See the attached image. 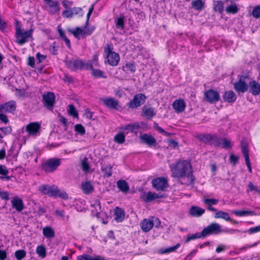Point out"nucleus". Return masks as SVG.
<instances>
[{
	"label": "nucleus",
	"instance_id": "nucleus-1",
	"mask_svg": "<svg viewBox=\"0 0 260 260\" xmlns=\"http://www.w3.org/2000/svg\"><path fill=\"white\" fill-rule=\"evenodd\" d=\"M171 176L178 180L181 185H193L196 177L193 173L192 166L189 160L178 159L170 166Z\"/></svg>",
	"mask_w": 260,
	"mask_h": 260
},
{
	"label": "nucleus",
	"instance_id": "nucleus-2",
	"mask_svg": "<svg viewBox=\"0 0 260 260\" xmlns=\"http://www.w3.org/2000/svg\"><path fill=\"white\" fill-rule=\"evenodd\" d=\"M39 190L43 194L54 198H60L65 200L69 198V196L66 191H61L55 185L51 186L48 184L41 185L39 187Z\"/></svg>",
	"mask_w": 260,
	"mask_h": 260
},
{
	"label": "nucleus",
	"instance_id": "nucleus-3",
	"mask_svg": "<svg viewBox=\"0 0 260 260\" xmlns=\"http://www.w3.org/2000/svg\"><path fill=\"white\" fill-rule=\"evenodd\" d=\"M15 29V37L16 38V42L19 45L22 46L24 45L25 43L28 41L29 38H32L33 30L32 29H30L27 31H22L18 21L16 22Z\"/></svg>",
	"mask_w": 260,
	"mask_h": 260
},
{
	"label": "nucleus",
	"instance_id": "nucleus-4",
	"mask_svg": "<svg viewBox=\"0 0 260 260\" xmlns=\"http://www.w3.org/2000/svg\"><path fill=\"white\" fill-rule=\"evenodd\" d=\"M60 164V159L51 158L44 161L41 164V168L46 173H50L55 171Z\"/></svg>",
	"mask_w": 260,
	"mask_h": 260
},
{
	"label": "nucleus",
	"instance_id": "nucleus-5",
	"mask_svg": "<svg viewBox=\"0 0 260 260\" xmlns=\"http://www.w3.org/2000/svg\"><path fill=\"white\" fill-rule=\"evenodd\" d=\"M113 47L110 44H106L104 47V52L106 54L107 62L111 66H116L120 60L119 54L113 51Z\"/></svg>",
	"mask_w": 260,
	"mask_h": 260
},
{
	"label": "nucleus",
	"instance_id": "nucleus-6",
	"mask_svg": "<svg viewBox=\"0 0 260 260\" xmlns=\"http://www.w3.org/2000/svg\"><path fill=\"white\" fill-rule=\"evenodd\" d=\"M94 29L95 27L94 26H90L88 27H85L84 28L76 27L73 29L70 30V32L74 36L75 38L80 40L91 35L94 31Z\"/></svg>",
	"mask_w": 260,
	"mask_h": 260
},
{
	"label": "nucleus",
	"instance_id": "nucleus-7",
	"mask_svg": "<svg viewBox=\"0 0 260 260\" xmlns=\"http://www.w3.org/2000/svg\"><path fill=\"white\" fill-rule=\"evenodd\" d=\"M42 103L45 108L52 111L55 104V95L53 92H45L42 95Z\"/></svg>",
	"mask_w": 260,
	"mask_h": 260
},
{
	"label": "nucleus",
	"instance_id": "nucleus-8",
	"mask_svg": "<svg viewBox=\"0 0 260 260\" xmlns=\"http://www.w3.org/2000/svg\"><path fill=\"white\" fill-rule=\"evenodd\" d=\"M152 187L157 191H164L169 187L168 180L164 177L153 179L151 181Z\"/></svg>",
	"mask_w": 260,
	"mask_h": 260
},
{
	"label": "nucleus",
	"instance_id": "nucleus-9",
	"mask_svg": "<svg viewBox=\"0 0 260 260\" xmlns=\"http://www.w3.org/2000/svg\"><path fill=\"white\" fill-rule=\"evenodd\" d=\"M146 95L142 93L136 94L133 99L127 104L128 108L132 109H137L142 106L146 100Z\"/></svg>",
	"mask_w": 260,
	"mask_h": 260
},
{
	"label": "nucleus",
	"instance_id": "nucleus-10",
	"mask_svg": "<svg viewBox=\"0 0 260 260\" xmlns=\"http://www.w3.org/2000/svg\"><path fill=\"white\" fill-rule=\"evenodd\" d=\"M247 76L243 75L238 76V80L233 83L234 88L238 93H245L248 89V85L245 81Z\"/></svg>",
	"mask_w": 260,
	"mask_h": 260
},
{
	"label": "nucleus",
	"instance_id": "nucleus-11",
	"mask_svg": "<svg viewBox=\"0 0 260 260\" xmlns=\"http://www.w3.org/2000/svg\"><path fill=\"white\" fill-rule=\"evenodd\" d=\"M222 232V230L218 223L212 222L205 228L202 233V236L205 238L211 235H218Z\"/></svg>",
	"mask_w": 260,
	"mask_h": 260
},
{
	"label": "nucleus",
	"instance_id": "nucleus-12",
	"mask_svg": "<svg viewBox=\"0 0 260 260\" xmlns=\"http://www.w3.org/2000/svg\"><path fill=\"white\" fill-rule=\"evenodd\" d=\"M166 197L165 193H157L155 192H143L140 196V198L145 202H151L157 199H164Z\"/></svg>",
	"mask_w": 260,
	"mask_h": 260
},
{
	"label": "nucleus",
	"instance_id": "nucleus-13",
	"mask_svg": "<svg viewBox=\"0 0 260 260\" xmlns=\"http://www.w3.org/2000/svg\"><path fill=\"white\" fill-rule=\"evenodd\" d=\"M205 100L210 104H215L220 100L219 92L212 89L207 90L204 92Z\"/></svg>",
	"mask_w": 260,
	"mask_h": 260
},
{
	"label": "nucleus",
	"instance_id": "nucleus-14",
	"mask_svg": "<svg viewBox=\"0 0 260 260\" xmlns=\"http://www.w3.org/2000/svg\"><path fill=\"white\" fill-rule=\"evenodd\" d=\"M241 151L244 155L246 165L249 173H252V168L249 156L248 145L246 141L243 139L241 142Z\"/></svg>",
	"mask_w": 260,
	"mask_h": 260
},
{
	"label": "nucleus",
	"instance_id": "nucleus-15",
	"mask_svg": "<svg viewBox=\"0 0 260 260\" xmlns=\"http://www.w3.org/2000/svg\"><path fill=\"white\" fill-rule=\"evenodd\" d=\"M41 125L39 122H31L26 126V132L29 136H37L39 134Z\"/></svg>",
	"mask_w": 260,
	"mask_h": 260
},
{
	"label": "nucleus",
	"instance_id": "nucleus-16",
	"mask_svg": "<svg viewBox=\"0 0 260 260\" xmlns=\"http://www.w3.org/2000/svg\"><path fill=\"white\" fill-rule=\"evenodd\" d=\"M67 67L72 71L82 70L83 66L82 60L79 59H71L65 61Z\"/></svg>",
	"mask_w": 260,
	"mask_h": 260
},
{
	"label": "nucleus",
	"instance_id": "nucleus-17",
	"mask_svg": "<svg viewBox=\"0 0 260 260\" xmlns=\"http://www.w3.org/2000/svg\"><path fill=\"white\" fill-rule=\"evenodd\" d=\"M100 100L103 104L108 108L111 109L118 110L119 107V102L114 98H102Z\"/></svg>",
	"mask_w": 260,
	"mask_h": 260
},
{
	"label": "nucleus",
	"instance_id": "nucleus-18",
	"mask_svg": "<svg viewBox=\"0 0 260 260\" xmlns=\"http://www.w3.org/2000/svg\"><path fill=\"white\" fill-rule=\"evenodd\" d=\"M16 109V103L11 100L3 104H0V112L13 113Z\"/></svg>",
	"mask_w": 260,
	"mask_h": 260
},
{
	"label": "nucleus",
	"instance_id": "nucleus-19",
	"mask_svg": "<svg viewBox=\"0 0 260 260\" xmlns=\"http://www.w3.org/2000/svg\"><path fill=\"white\" fill-rule=\"evenodd\" d=\"M140 139L149 147H156L157 145L156 139L151 135L144 134L140 136Z\"/></svg>",
	"mask_w": 260,
	"mask_h": 260
},
{
	"label": "nucleus",
	"instance_id": "nucleus-20",
	"mask_svg": "<svg viewBox=\"0 0 260 260\" xmlns=\"http://www.w3.org/2000/svg\"><path fill=\"white\" fill-rule=\"evenodd\" d=\"M203 203L207 209L210 211L216 212L217 209L212 206L216 205L218 203V200L215 198H204Z\"/></svg>",
	"mask_w": 260,
	"mask_h": 260
},
{
	"label": "nucleus",
	"instance_id": "nucleus-21",
	"mask_svg": "<svg viewBox=\"0 0 260 260\" xmlns=\"http://www.w3.org/2000/svg\"><path fill=\"white\" fill-rule=\"evenodd\" d=\"M12 206L18 212H21L24 208V203L22 199L15 197L11 200Z\"/></svg>",
	"mask_w": 260,
	"mask_h": 260
},
{
	"label": "nucleus",
	"instance_id": "nucleus-22",
	"mask_svg": "<svg viewBox=\"0 0 260 260\" xmlns=\"http://www.w3.org/2000/svg\"><path fill=\"white\" fill-rule=\"evenodd\" d=\"M172 107L178 113L182 112L186 108V104L183 99H178L174 101Z\"/></svg>",
	"mask_w": 260,
	"mask_h": 260
},
{
	"label": "nucleus",
	"instance_id": "nucleus-23",
	"mask_svg": "<svg viewBox=\"0 0 260 260\" xmlns=\"http://www.w3.org/2000/svg\"><path fill=\"white\" fill-rule=\"evenodd\" d=\"M222 98L225 102L233 103L236 101L237 97L233 91L228 90L224 92Z\"/></svg>",
	"mask_w": 260,
	"mask_h": 260
},
{
	"label": "nucleus",
	"instance_id": "nucleus-24",
	"mask_svg": "<svg viewBox=\"0 0 260 260\" xmlns=\"http://www.w3.org/2000/svg\"><path fill=\"white\" fill-rule=\"evenodd\" d=\"M47 4L48 12L52 14L58 13L60 10L59 4L57 1H51Z\"/></svg>",
	"mask_w": 260,
	"mask_h": 260
},
{
	"label": "nucleus",
	"instance_id": "nucleus-25",
	"mask_svg": "<svg viewBox=\"0 0 260 260\" xmlns=\"http://www.w3.org/2000/svg\"><path fill=\"white\" fill-rule=\"evenodd\" d=\"M250 91L253 95L256 96L260 93V84L255 80L249 82Z\"/></svg>",
	"mask_w": 260,
	"mask_h": 260
},
{
	"label": "nucleus",
	"instance_id": "nucleus-26",
	"mask_svg": "<svg viewBox=\"0 0 260 260\" xmlns=\"http://www.w3.org/2000/svg\"><path fill=\"white\" fill-rule=\"evenodd\" d=\"M142 115L147 119H151L156 115V112L153 108L144 106L142 108Z\"/></svg>",
	"mask_w": 260,
	"mask_h": 260
},
{
	"label": "nucleus",
	"instance_id": "nucleus-27",
	"mask_svg": "<svg viewBox=\"0 0 260 260\" xmlns=\"http://www.w3.org/2000/svg\"><path fill=\"white\" fill-rule=\"evenodd\" d=\"M153 225V221L147 218L144 219L140 223L141 228L144 232H148L150 231Z\"/></svg>",
	"mask_w": 260,
	"mask_h": 260
},
{
	"label": "nucleus",
	"instance_id": "nucleus-28",
	"mask_svg": "<svg viewBox=\"0 0 260 260\" xmlns=\"http://www.w3.org/2000/svg\"><path fill=\"white\" fill-rule=\"evenodd\" d=\"M205 212L204 209L196 206H191L189 210V214L193 217H200Z\"/></svg>",
	"mask_w": 260,
	"mask_h": 260
},
{
	"label": "nucleus",
	"instance_id": "nucleus-29",
	"mask_svg": "<svg viewBox=\"0 0 260 260\" xmlns=\"http://www.w3.org/2000/svg\"><path fill=\"white\" fill-rule=\"evenodd\" d=\"M125 216V212L123 209L116 207L114 209V219L118 222H122Z\"/></svg>",
	"mask_w": 260,
	"mask_h": 260
},
{
	"label": "nucleus",
	"instance_id": "nucleus-30",
	"mask_svg": "<svg viewBox=\"0 0 260 260\" xmlns=\"http://www.w3.org/2000/svg\"><path fill=\"white\" fill-rule=\"evenodd\" d=\"M81 188L84 193L88 194L94 190V187L90 181L83 182L81 184Z\"/></svg>",
	"mask_w": 260,
	"mask_h": 260
},
{
	"label": "nucleus",
	"instance_id": "nucleus-31",
	"mask_svg": "<svg viewBox=\"0 0 260 260\" xmlns=\"http://www.w3.org/2000/svg\"><path fill=\"white\" fill-rule=\"evenodd\" d=\"M113 167L111 165H103L101 166V171L103 173L104 177L109 178L112 175Z\"/></svg>",
	"mask_w": 260,
	"mask_h": 260
},
{
	"label": "nucleus",
	"instance_id": "nucleus-32",
	"mask_svg": "<svg viewBox=\"0 0 260 260\" xmlns=\"http://www.w3.org/2000/svg\"><path fill=\"white\" fill-rule=\"evenodd\" d=\"M122 69L125 72L134 73L136 70L135 62L134 61L126 62L122 66Z\"/></svg>",
	"mask_w": 260,
	"mask_h": 260
},
{
	"label": "nucleus",
	"instance_id": "nucleus-33",
	"mask_svg": "<svg viewBox=\"0 0 260 260\" xmlns=\"http://www.w3.org/2000/svg\"><path fill=\"white\" fill-rule=\"evenodd\" d=\"M117 185L119 190L124 193H127L129 189L127 182L124 180L117 181Z\"/></svg>",
	"mask_w": 260,
	"mask_h": 260
},
{
	"label": "nucleus",
	"instance_id": "nucleus-34",
	"mask_svg": "<svg viewBox=\"0 0 260 260\" xmlns=\"http://www.w3.org/2000/svg\"><path fill=\"white\" fill-rule=\"evenodd\" d=\"M211 134H199L196 137L200 142L209 145Z\"/></svg>",
	"mask_w": 260,
	"mask_h": 260
},
{
	"label": "nucleus",
	"instance_id": "nucleus-35",
	"mask_svg": "<svg viewBox=\"0 0 260 260\" xmlns=\"http://www.w3.org/2000/svg\"><path fill=\"white\" fill-rule=\"evenodd\" d=\"M43 234L46 238H52L55 236V232L52 227L45 226L43 229Z\"/></svg>",
	"mask_w": 260,
	"mask_h": 260
},
{
	"label": "nucleus",
	"instance_id": "nucleus-36",
	"mask_svg": "<svg viewBox=\"0 0 260 260\" xmlns=\"http://www.w3.org/2000/svg\"><path fill=\"white\" fill-rule=\"evenodd\" d=\"M140 128V125L138 123H134L132 124H129L125 125L122 128L125 131H127L126 134H127L129 132L137 133V131Z\"/></svg>",
	"mask_w": 260,
	"mask_h": 260
},
{
	"label": "nucleus",
	"instance_id": "nucleus-37",
	"mask_svg": "<svg viewBox=\"0 0 260 260\" xmlns=\"http://www.w3.org/2000/svg\"><path fill=\"white\" fill-rule=\"evenodd\" d=\"M221 142V138L218 137L216 135L211 134L210 139V145H213L215 147H219L220 146Z\"/></svg>",
	"mask_w": 260,
	"mask_h": 260
},
{
	"label": "nucleus",
	"instance_id": "nucleus-38",
	"mask_svg": "<svg viewBox=\"0 0 260 260\" xmlns=\"http://www.w3.org/2000/svg\"><path fill=\"white\" fill-rule=\"evenodd\" d=\"M92 76L95 78H104L106 79L107 78V75L106 73L100 69H95L93 70V71L91 72Z\"/></svg>",
	"mask_w": 260,
	"mask_h": 260
},
{
	"label": "nucleus",
	"instance_id": "nucleus-39",
	"mask_svg": "<svg viewBox=\"0 0 260 260\" xmlns=\"http://www.w3.org/2000/svg\"><path fill=\"white\" fill-rule=\"evenodd\" d=\"M214 217L215 218H221L227 221H230L231 220L229 213L222 211L217 212L215 214Z\"/></svg>",
	"mask_w": 260,
	"mask_h": 260
},
{
	"label": "nucleus",
	"instance_id": "nucleus-40",
	"mask_svg": "<svg viewBox=\"0 0 260 260\" xmlns=\"http://www.w3.org/2000/svg\"><path fill=\"white\" fill-rule=\"evenodd\" d=\"M214 10L219 13H222L224 10V3L221 1H215L214 3Z\"/></svg>",
	"mask_w": 260,
	"mask_h": 260
},
{
	"label": "nucleus",
	"instance_id": "nucleus-41",
	"mask_svg": "<svg viewBox=\"0 0 260 260\" xmlns=\"http://www.w3.org/2000/svg\"><path fill=\"white\" fill-rule=\"evenodd\" d=\"M114 140L119 144H123L125 141V136L123 133L119 132L114 136Z\"/></svg>",
	"mask_w": 260,
	"mask_h": 260
},
{
	"label": "nucleus",
	"instance_id": "nucleus-42",
	"mask_svg": "<svg viewBox=\"0 0 260 260\" xmlns=\"http://www.w3.org/2000/svg\"><path fill=\"white\" fill-rule=\"evenodd\" d=\"M36 253L41 258H45L46 256V250L44 245H39L36 248Z\"/></svg>",
	"mask_w": 260,
	"mask_h": 260
},
{
	"label": "nucleus",
	"instance_id": "nucleus-43",
	"mask_svg": "<svg viewBox=\"0 0 260 260\" xmlns=\"http://www.w3.org/2000/svg\"><path fill=\"white\" fill-rule=\"evenodd\" d=\"M204 238L202 236V233L197 232L192 235H188L185 241V243L189 242L191 240H194L197 239Z\"/></svg>",
	"mask_w": 260,
	"mask_h": 260
},
{
	"label": "nucleus",
	"instance_id": "nucleus-44",
	"mask_svg": "<svg viewBox=\"0 0 260 260\" xmlns=\"http://www.w3.org/2000/svg\"><path fill=\"white\" fill-rule=\"evenodd\" d=\"M115 25L117 28L123 29L124 27V16L121 15L119 17L115 19Z\"/></svg>",
	"mask_w": 260,
	"mask_h": 260
},
{
	"label": "nucleus",
	"instance_id": "nucleus-45",
	"mask_svg": "<svg viewBox=\"0 0 260 260\" xmlns=\"http://www.w3.org/2000/svg\"><path fill=\"white\" fill-rule=\"evenodd\" d=\"M239 8L236 4L230 5L225 8V12L227 14H235L238 13Z\"/></svg>",
	"mask_w": 260,
	"mask_h": 260
},
{
	"label": "nucleus",
	"instance_id": "nucleus-46",
	"mask_svg": "<svg viewBox=\"0 0 260 260\" xmlns=\"http://www.w3.org/2000/svg\"><path fill=\"white\" fill-rule=\"evenodd\" d=\"M192 7L197 10H201L204 6L202 0H195L191 3Z\"/></svg>",
	"mask_w": 260,
	"mask_h": 260
},
{
	"label": "nucleus",
	"instance_id": "nucleus-47",
	"mask_svg": "<svg viewBox=\"0 0 260 260\" xmlns=\"http://www.w3.org/2000/svg\"><path fill=\"white\" fill-rule=\"evenodd\" d=\"M232 213L235 215L240 217L253 215V212L250 211L235 210L233 211Z\"/></svg>",
	"mask_w": 260,
	"mask_h": 260
},
{
	"label": "nucleus",
	"instance_id": "nucleus-48",
	"mask_svg": "<svg viewBox=\"0 0 260 260\" xmlns=\"http://www.w3.org/2000/svg\"><path fill=\"white\" fill-rule=\"evenodd\" d=\"M26 252L24 250H18L15 252V256L17 260H22L26 256Z\"/></svg>",
	"mask_w": 260,
	"mask_h": 260
},
{
	"label": "nucleus",
	"instance_id": "nucleus-49",
	"mask_svg": "<svg viewBox=\"0 0 260 260\" xmlns=\"http://www.w3.org/2000/svg\"><path fill=\"white\" fill-rule=\"evenodd\" d=\"M72 12L73 13V17L74 15H78L80 17H82L84 14L83 11L80 7H74L71 8Z\"/></svg>",
	"mask_w": 260,
	"mask_h": 260
},
{
	"label": "nucleus",
	"instance_id": "nucleus-50",
	"mask_svg": "<svg viewBox=\"0 0 260 260\" xmlns=\"http://www.w3.org/2000/svg\"><path fill=\"white\" fill-rule=\"evenodd\" d=\"M75 131L80 135H83L85 134L84 127L81 124H77L75 126Z\"/></svg>",
	"mask_w": 260,
	"mask_h": 260
},
{
	"label": "nucleus",
	"instance_id": "nucleus-51",
	"mask_svg": "<svg viewBox=\"0 0 260 260\" xmlns=\"http://www.w3.org/2000/svg\"><path fill=\"white\" fill-rule=\"evenodd\" d=\"M69 113L70 115L73 116L74 117H77L78 116V112L73 105H69Z\"/></svg>",
	"mask_w": 260,
	"mask_h": 260
},
{
	"label": "nucleus",
	"instance_id": "nucleus-52",
	"mask_svg": "<svg viewBox=\"0 0 260 260\" xmlns=\"http://www.w3.org/2000/svg\"><path fill=\"white\" fill-rule=\"evenodd\" d=\"M222 147L223 148L228 149L232 147L233 145L232 144L230 141L227 140L226 138H221V144Z\"/></svg>",
	"mask_w": 260,
	"mask_h": 260
},
{
	"label": "nucleus",
	"instance_id": "nucleus-53",
	"mask_svg": "<svg viewBox=\"0 0 260 260\" xmlns=\"http://www.w3.org/2000/svg\"><path fill=\"white\" fill-rule=\"evenodd\" d=\"M252 16L256 19L260 18V6L258 5L254 7L251 13Z\"/></svg>",
	"mask_w": 260,
	"mask_h": 260
},
{
	"label": "nucleus",
	"instance_id": "nucleus-54",
	"mask_svg": "<svg viewBox=\"0 0 260 260\" xmlns=\"http://www.w3.org/2000/svg\"><path fill=\"white\" fill-rule=\"evenodd\" d=\"M254 191L260 194V189L256 186L254 185L252 182H249L248 185L247 192Z\"/></svg>",
	"mask_w": 260,
	"mask_h": 260
},
{
	"label": "nucleus",
	"instance_id": "nucleus-55",
	"mask_svg": "<svg viewBox=\"0 0 260 260\" xmlns=\"http://www.w3.org/2000/svg\"><path fill=\"white\" fill-rule=\"evenodd\" d=\"M15 95L18 98H24L26 95V92L24 89H18L16 88L15 90Z\"/></svg>",
	"mask_w": 260,
	"mask_h": 260
},
{
	"label": "nucleus",
	"instance_id": "nucleus-56",
	"mask_svg": "<svg viewBox=\"0 0 260 260\" xmlns=\"http://www.w3.org/2000/svg\"><path fill=\"white\" fill-rule=\"evenodd\" d=\"M1 131L2 132V135H4V137L10 134L12 132V129L11 126H8L6 127H2L0 128Z\"/></svg>",
	"mask_w": 260,
	"mask_h": 260
},
{
	"label": "nucleus",
	"instance_id": "nucleus-57",
	"mask_svg": "<svg viewBox=\"0 0 260 260\" xmlns=\"http://www.w3.org/2000/svg\"><path fill=\"white\" fill-rule=\"evenodd\" d=\"M49 51L53 55H57L58 53V48L56 45V42H53L49 47Z\"/></svg>",
	"mask_w": 260,
	"mask_h": 260
},
{
	"label": "nucleus",
	"instance_id": "nucleus-58",
	"mask_svg": "<svg viewBox=\"0 0 260 260\" xmlns=\"http://www.w3.org/2000/svg\"><path fill=\"white\" fill-rule=\"evenodd\" d=\"M62 16L64 18H69L73 17L71 8L67 9L62 12Z\"/></svg>",
	"mask_w": 260,
	"mask_h": 260
},
{
	"label": "nucleus",
	"instance_id": "nucleus-59",
	"mask_svg": "<svg viewBox=\"0 0 260 260\" xmlns=\"http://www.w3.org/2000/svg\"><path fill=\"white\" fill-rule=\"evenodd\" d=\"M0 198L3 200L8 201L10 199L9 192L7 191H3L0 188Z\"/></svg>",
	"mask_w": 260,
	"mask_h": 260
},
{
	"label": "nucleus",
	"instance_id": "nucleus-60",
	"mask_svg": "<svg viewBox=\"0 0 260 260\" xmlns=\"http://www.w3.org/2000/svg\"><path fill=\"white\" fill-rule=\"evenodd\" d=\"M180 244L177 243L176 245L170 247L169 248H166L164 250V253H171L175 251L176 249H178L180 247Z\"/></svg>",
	"mask_w": 260,
	"mask_h": 260
},
{
	"label": "nucleus",
	"instance_id": "nucleus-61",
	"mask_svg": "<svg viewBox=\"0 0 260 260\" xmlns=\"http://www.w3.org/2000/svg\"><path fill=\"white\" fill-rule=\"evenodd\" d=\"M239 157L233 154H231L230 155L229 160L230 162L232 164L233 166H235L238 162Z\"/></svg>",
	"mask_w": 260,
	"mask_h": 260
},
{
	"label": "nucleus",
	"instance_id": "nucleus-62",
	"mask_svg": "<svg viewBox=\"0 0 260 260\" xmlns=\"http://www.w3.org/2000/svg\"><path fill=\"white\" fill-rule=\"evenodd\" d=\"M83 66L82 67V70H91V72L93 71V70H94V68L93 67V66L90 63H85L82 60Z\"/></svg>",
	"mask_w": 260,
	"mask_h": 260
},
{
	"label": "nucleus",
	"instance_id": "nucleus-63",
	"mask_svg": "<svg viewBox=\"0 0 260 260\" xmlns=\"http://www.w3.org/2000/svg\"><path fill=\"white\" fill-rule=\"evenodd\" d=\"M81 166L83 170L85 172H88L90 169L89 165L86 159H84L82 161Z\"/></svg>",
	"mask_w": 260,
	"mask_h": 260
},
{
	"label": "nucleus",
	"instance_id": "nucleus-64",
	"mask_svg": "<svg viewBox=\"0 0 260 260\" xmlns=\"http://www.w3.org/2000/svg\"><path fill=\"white\" fill-rule=\"evenodd\" d=\"M77 260H91V256L88 254H83L78 256Z\"/></svg>",
	"mask_w": 260,
	"mask_h": 260
}]
</instances>
